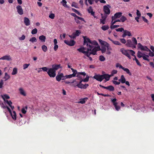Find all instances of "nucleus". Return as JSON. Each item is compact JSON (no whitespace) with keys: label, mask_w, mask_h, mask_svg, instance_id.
I'll return each instance as SVG.
<instances>
[{"label":"nucleus","mask_w":154,"mask_h":154,"mask_svg":"<svg viewBox=\"0 0 154 154\" xmlns=\"http://www.w3.org/2000/svg\"><path fill=\"white\" fill-rule=\"evenodd\" d=\"M120 20L122 22H124L127 20L126 17L124 16H121Z\"/></svg>","instance_id":"nucleus-39"},{"label":"nucleus","mask_w":154,"mask_h":154,"mask_svg":"<svg viewBox=\"0 0 154 154\" xmlns=\"http://www.w3.org/2000/svg\"><path fill=\"white\" fill-rule=\"evenodd\" d=\"M109 7H110V6L109 5H105L103 6V11L105 13L107 14H109L110 12V9Z\"/></svg>","instance_id":"nucleus-8"},{"label":"nucleus","mask_w":154,"mask_h":154,"mask_svg":"<svg viewBox=\"0 0 154 154\" xmlns=\"http://www.w3.org/2000/svg\"><path fill=\"white\" fill-rule=\"evenodd\" d=\"M105 44L106 45V48H107V52L106 54L108 55H109L111 54V52L110 50H111V48L109 47V44L107 42H105Z\"/></svg>","instance_id":"nucleus-18"},{"label":"nucleus","mask_w":154,"mask_h":154,"mask_svg":"<svg viewBox=\"0 0 154 154\" xmlns=\"http://www.w3.org/2000/svg\"><path fill=\"white\" fill-rule=\"evenodd\" d=\"M122 69L126 72L129 75L131 76V73L130 72L129 70L128 69L124 67Z\"/></svg>","instance_id":"nucleus-29"},{"label":"nucleus","mask_w":154,"mask_h":154,"mask_svg":"<svg viewBox=\"0 0 154 154\" xmlns=\"http://www.w3.org/2000/svg\"><path fill=\"white\" fill-rule=\"evenodd\" d=\"M142 57L143 59L145 60H146L148 61H149V60L147 58V57H149V56L147 55L146 57L145 56H142Z\"/></svg>","instance_id":"nucleus-54"},{"label":"nucleus","mask_w":154,"mask_h":154,"mask_svg":"<svg viewBox=\"0 0 154 154\" xmlns=\"http://www.w3.org/2000/svg\"><path fill=\"white\" fill-rule=\"evenodd\" d=\"M71 69L72 70V71L73 72V74H74L75 76L77 74L78 72H77V71L76 70H75L72 68H71Z\"/></svg>","instance_id":"nucleus-47"},{"label":"nucleus","mask_w":154,"mask_h":154,"mask_svg":"<svg viewBox=\"0 0 154 154\" xmlns=\"http://www.w3.org/2000/svg\"><path fill=\"white\" fill-rule=\"evenodd\" d=\"M89 79V77L87 75V76L84 79H82L80 80L81 81H82V82H87L88 81Z\"/></svg>","instance_id":"nucleus-40"},{"label":"nucleus","mask_w":154,"mask_h":154,"mask_svg":"<svg viewBox=\"0 0 154 154\" xmlns=\"http://www.w3.org/2000/svg\"><path fill=\"white\" fill-rule=\"evenodd\" d=\"M86 75V74L85 72H79L78 73L76 76L79 78L81 79L80 80L82 79V77L81 76L82 75H83L84 76Z\"/></svg>","instance_id":"nucleus-21"},{"label":"nucleus","mask_w":154,"mask_h":154,"mask_svg":"<svg viewBox=\"0 0 154 154\" xmlns=\"http://www.w3.org/2000/svg\"><path fill=\"white\" fill-rule=\"evenodd\" d=\"M91 50V49H89V48H88L87 51H85V53L84 54L88 57H89L90 55L91 54V52L89 53V50Z\"/></svg>","instance_id":"nucleus-33"},{"label":"nucleus","mask_w":154,"mask_h":154,"mask_svg":"<svg viewBox=\"0 0 154 154\" xmlns=\"http://www.w3.org/2000/svg\"><path fill=\"white\" fill-rule=\"evenodd\" d=\"M105 20H103L102 19H100V23H102L103 24H105Z\"/></svg>","instance_id":"nucleus-64"},{"label":"nucleus","mask_w":154,"mask_h":154,"mask_svg":"<svg viewBox=\"0 0 154 154\" xmlns=\"http://www.w3.org/2000/svg\"><path fill=\"white\" fill-rule=\"evenodd\" d=\"M122 15L121 12H118L115 14L114 16H112V19H116L117 18H120Z\"/></svg>","instance_id":"nucleus-16"},{"label":"nucleus","mask_w":154,"mask_h":154,"mask_svg":"<svg viewBox=\"0 0 154 154\" xmlns=\"http://www.w3.org/2000/svg\"><path fill=\"white\" fill-rule=\"evenodd\" d=\"M119 81L122 83H125L126 79L124 75H122L121 76L120 79L119 80Z\"/></svg>","instance_id":"nucleus-23"},{"label":"nucleus","mask_w":154,"mask_h":154,"mask_svg":"<svg viewBox=\"0 0 154 154\" xmlns=\"http://www.w3.org/2000/svg\"><path fill=\"white\" fill-rule=\"evenodd\" d=\"M66 78L67 79V78H72V77H75V75L74 74H70L68 75H66L65 76Z\"/></svg>","instance_id":"nucleus-41"},{"label":"nucleus","mask_w":154,"mask_h":154,"mask_svg":"<svg viewBox=\"0 0 154 154\" xmlns=\"http://www.w3.org/2000/svg\"><path fill=\"white\" fill-rule=\"evenodd\" d=\"M64 42L66 44L70 46L74 45L75 43V42L73 40L68 41L66 40H65Z\"/></svg>","instance_id":"nucleus-11"},{"label":"nucleus","mask_w":154,"mask_h":154,"mask_svg":"<svg viewBox=\"0 0 154 154\" xmlns=\"http://www.w3.org/2000/svg\"><path fill=\"white\" fill-rule=\"evenodd\" d=\"M19 91H20V93L21 95L24 96H26V92L22 88H20L19 89Z\"/></svg>","instance_id":"nucleus-24"},{"label":"nucleus","mask_w":154,"mask_h":154,"mask_svg":"<svg viewBox=\"0 0 154 154\" xmlns=\"http://www.w3.org/2000/svg\"><path fill=\"white\" fill-rule=\"evenodd\" d=\"M97 51H96V49L94 48L91 50V54H93V55H95L96 54Z\"/></svg>","instance_id":"nucleus-43"},{"label":"nucleus","mask_w":154,"mask_h":154,"mask_svg":"<svg viewBox=\"0 0 154 154\" xmlns=\"http://www.w3.org/2000/svg\"><path fill=\"white\" fill-rule=\"evenodd\" d=\"M42 50L45 52H46L47 50V47L45 45H43L42 47Z\"/></svg>","instance_id":"nucleus-37"},{"label":"nucleus","mask_w":154,"mask_h":154,"mask_svg":"<svg viewBox=\"0 0 154 154\" xmlns=\"http://www.w3.org/2000/svg\"><path fill=\"white\" fill-rule=\"evenodd\" d=\"M114 106L115 107L117 111H119L120 109V106H119L117 105V104H116Z\"/></svg>","instance_id":"nucleus-56"},{"label":"nucleus","mask_w":154,"mask_h":154,"mask_svg":"<svg viewBox=\"0 0 154 154\" xmlns=\"http://www.w3.org/2000/svg\"><path fill=\"white\" fill-rule=\"evenodd\" d=\"M17 68H13L12 72L11 73L12 75H15L17 74Z\"/></svg>","instance_id":"nucleus-32"},{"label":"nucleus","mask_w":154,"mask_h":154,"mask_svg":"<svg viewBox=\"0 0 154 154\" xmlns=\"http://www.w3.org/2000/svg\"><path fill=\"white\" fill-rule=\"evenodd\" d=\"M114 74H112V73L111 72V74L109 75L108 74H105V75L106 76V81L105 82H106L109 80L110 79V78L112 76L114 75Z\"/></svg>","instance_id":"nucleus-22"},{"label":"nucleus","mask_w":154,"mask_h":154,"mask_svg":"<svg viewBox=\"0 0 154 154\" xmlns=\"http://www.w3.org/2000/svg\"><path fill=\"white\" fill-rule=\"evenodd\" d=\"M16 8L17 11L19 14L21 15L23 14V10L21 6L18 5Z\"/></svg>","instance_id":"nucleus-14"},{"label":"nucleus","mask_w":154,"mask_h":154,"mask_svg":"<svg viewBox=\"0 0 154 154\" xmlns=\"http://www.w3.org/2000/svg\"><path fill=\"white\" fill-rule=\"evenodd\" d=\"M126 45L128 47H133L134 48L136 47L135 46H134L133 42L130 39L127 40Z\"/></svg>","instance_id":"nucleus-15"},{"label":"nucleus","mask_w":154,"mask_h":154,"mask_svg":"<svg viewBox=\"0 0 154 154\" xmlns=\"http://www.w3.org/2000/svg\"><path fill=\"white\" fill-rule=\"evenodd\" d=\"M61 3H62L63 5V6L66 8H68V6L66 4L67 3L66 1L65 0H63Z\"/></svg>","instance_id":"nucleus-34"},{"label":"nucleus","mask_w":154,"mask_h":154,"mask_svg":"<svg viewBox=\"0 0 154 154\" xmlns=\"http://www.w3.org/2000/svg\"><path fill=\"white\" fill-rule=\"evenodd\" d=\"M87 98H85L83 99H82L80 100L79 102V103H81V104H84L85 103V99H88Z\"/></svg>","instance_id":"nucleus-49"},{"label":"nucleus","mask_w":154,"mask_h":154,"mask_svg":"<svg viewBox=\"0 0 154 154\" xmlns=\"http://www.w3.org/2000/svg\"><path fill=\"white\" fill-rule=\"evenodd\" d=\"M82 81H80V82L79 83L76 82V83L75 84H77L75 85V87L77 86L78 88H81V89H85L89 85L88 84H86L85 85H83L82 83Z\"/></svg>","instance_id":"nucleus-4"},{"label":"nucleus","mask_w":154,"mask_h":154,"mask_svg":"<svg viewBox=\"0 0 154 154\" xmlns=\"http://www.w3.org/2000/svg\"><path fill=\"white\" fill-rule=\"evenodd\" d=\"M132 42H133L134 46H135L134 45H136L137 44V41L136 39H133Z\"/></svg>","instance_id":"nucleus-60"},{"label":"nucleus","mask_w":154,"mask_h":154,"mask_svg":"<svg viewBox=\"0 0 154 154\" xmlns=\"http://www.w3.org/2000/svg\"><path fill=\"white\" fill-rule=\"evenodd\" d=\"M116 31H117V32H124V29L123 28H121L116 29Z\"/></svg>","instance_id":"nucleus-51"},{"label":"nucleus","mask_w":154,"mask_h":154,"mask_svg":"<svg viewBox=\"0 0 154 154\" xmlns=\"http://www.w3.org/2000/svg\"><path fill=\"white\" fill-rule=\"evenodd\" d=\"M37 29L36 28H35L33 29L32 32L31 33L32 34H35L37 33Z\"/></svg>","instance_id":"nucleus-50"},{"label":"nucleus","mask_w":154,"mask_h":154,"mask_svg":"<svg viewBox=\"0 0 154 154\" xmlns=\"http://www.w3.org/2000/svg\"><path fill=\"white\" fill-rule=\"evenodd\" d=\"M138 48L142 51H144L148 52L150 49L147 48L146 46H143L140 43L138 44Z\"/></svg>","instance_id":"nucleus-9"},{"label":"nucleus","mask_w":154,"mask_h":154,"mask_svg":"<svg viewBox=\"0 0 154 154\" xmlns=\"http://www.w3.org/2000/svg\"><path fill=\"white\" fill-rule=\"evenodd\" d=\"M24 22L26 26H29L30 24V20L27 17H25L24 18Z\"/></svg>","instance_id":"nucleus-20"},{"label":"nucleus","mask_w":154,"mask_h":154,"mask_svg":"<svg viewBox=\"0 0 154 154\" xmlns=\"http://www.w3.org/2000/svg\"><path fill=\"white\" fill-rule=\"evenodd\" d=\"M123 33V34L122 35V37L123 38H125L127 36H132V34L131 32L127 30H124Z\"/></svg>","instance_id":"nucleus-10"},{"label":"nucleus","mask_w":154,"mask_h":154,"mask_svg":"<svg viewBox=\"0 0 154 154\" xmlns=\"http://www.w3.org/2000/svg\"><path fill=\"white\" fill-rule=\"evenodd\" d=\"M47 73L50 77H54L56 75L55 71H54L51 68L48 69Z\"/></svg>","instance_id":"nucleus-6"},{"label":"nucleus","mask_w":154,"mask_h":154,"mask_svg":"<svg viewBox=\"0 0 154 154\" xmlns=\"http://www.w3.org/2000/svg\"><path fill=\"white\" fill-rule=\"evenodd\" d=\"M93 43L91 42L90 39H84L83 45H86L87 47H89L91 49L93 48L92 45Z\"/></svg>","instance_id":"nucleus-5"},{"label":"nucleus","mask_w":154,"mask_h":154,"mask_svg":"<svg viewBox=\"0 0 154 154\" xmlns=\"http://www.w3.org/2000/svg\"><path fill=\"white\" fill-rule=\"evenodd\" d=\"M148 52H149V55L150 56L152 57L154 56V52H152L150 50V51H149Z\"/></svg>","instance_id":"nucleus-58"},{"label":"nucleus","mask_w":154,"mask_h":154,"mask_svg":"<svg viewBox=\"0 0 154 154\" xmlns=\"http://www.w3.org/2000/svg\"><path fill=\"white\" fill-rule=\"evenodd\" d=\"M49 17L51 19H54L55 17V15L54 14H51L49 16Z\"/></svg>","instance_id":"nucleus-55"},{"label":"nucleus","mask_w":154,"mask_h":154,"mask_svg":"<svg viewBox=\"0 0 154 154\" xmlns=\"http://www.w3.org/2000/svg\"><path fill=\"white\" fill-rule=\"evenodd\" d=\"M58 48V46L57 44L54 45V50L55 51H56Z\"/></svg>","instance_id":"nucleus-62"},{"label":"nucleus","mask_w":154,"mask_h":154,"mask_svg":"<svg viewBox=\"0 0 154 154\" xmlns=\"http://www.w3.org/2000/svg\"><path fill=\"white\" fill-rule=\"evenodd\" d=\"M106 89L110 91H113L114 90V88L112 85H109L107 87H106Z\"/></svg>","instance_id":"nucleus-26"},{"label":"nucleus","mask_w":154,"mask_h":154,"mask_svg":"<svg viewBox=\"0 0 154 154\" xmlns=\"http://www.w3.org/2000/svg\"><path fill=\"white\" fill-rule=\"evenodd\" d=\"M99 42L101 45V48L100 50L101 51L102 53H105L106 52V44H105V42H106L103 41L101 39H99Z\"/></svg>","instance_id":"nucleus-3"},{"label":"nucleus","mask_w":154,"mask_h":154,"mask_svg":"<svg viewBox=\"0 0 154 154\" xmlns=\"http://www.w3.org/2000/svg\"><path fill=\"white\" fill-rule=\"evenodd\" d=\"M109 28V27L107 25H104L102 26L101 29L103 30H106Z\"/></svg>","instance_id":"nucleus-36"},{"label":"nucleus","mask_w":154,"mask_h":154,"mask_svg":"<svg viewBox=\"0 0 154 154\" xmlns=\"http://www.w3.org/2000/svg\"><path fill=\"white\" fill-rule=\"evenodd\" d=\"M29 65L30 64L25 63L24 64L23 66V69H26L29 66Z\"/></svg>","instance_id":"nucleus-45"},{"label":"nucleus","mask_w":154,"mask_h":154,"mask_svg":"<svg viewBox=\"0 0 154 154\" xmlns=\"http://www.w3.org/2000/svg\"><path fill=\"white\" fill-rule=\"evenodd\" d=\"M113 83L115 85H119L120 84V82H117L115 80H113L112 81Z\"/></svg>","instance_id":"nucleus-53"},{"label":"nucleus","mask_w":154,"mask_h":154,"mask_svg":"<svg viewBox=\"0 0 154 154\" xmlns=\"http://www.w3.org/2000/svg\"><path fill=\"white\" fill-rule=\"evenodd\" d=\"M11 115L14 120L16 119V114L15 111H13V113L12 112L11 114Z\"/></svg>","instance_id":"nucleus-27"},{"label":"nucleus","mask_w":154,"mask_h":154,"mask_svg":"<svg viewBox=\"0 0 154 154\" xmlns=\"http://www.w3.org/2000/svg\"><path fill=\"white\" fill-rule=\"evenodd\" d=\"M136 14L137 15V17H141V13L140 11L138 10H137Z\"/></svg>","instance_id":"nucleus-57"},{"label":"nucleus","mask_w":154,"mask_h":154,"mask_svg":"<svg viewBox=\"0 0 154 154\" xmlns=\"http://www.w3.org/2000/svg\"><path fill=\"white\" fill-rule=\"evenodd\" d=\"M119 25H111L110 26V28L112 29H115V28L118 27H119Z\"/></svg>","instance_id":"nucleus-52"},{"label":"nucleus","mask_w":154,"mask_h":154,"mask_svg":"<svg viewBox=\"0 0 154 154\" xmlns=\"http://www.w3.org/2000/svg\"><path fill=\"white\" fill-rule=\"evenodd\" d=\"M61 68L60 64H54L52 66V68H51L52 69L55 71L58 70L59 69Z\"/></svg>","instance_id":"nucleus-17"},{"label":"nucleus","mask_w":154,"mask_h":154,"mask_svg":"<svg viewBox=\"0 0 154 154\" xmlns=\"http://www.w3.org/2000/svg\"><path fill=\"white\" fill-rule=\"evenodd\" d=\"M116 67H119L120 69H123L124 67H123L119 63H117L116 64Z\"/></svg>","instance_id":"nucleus-48"},{"label":"nucleus","mask_w":154,"mask_h":154,"mask_svg":"<svg viewBox=\"0 0 154 154\" xmlns=\"http://www.w3.org/2000/svg\"><path fill=\"white\" fill-rule=\"evenodd\" d=\"M116 22V19H112V21L111 22V25H114Z\"/></svg>","instance_id":"nucleus-59"},{"label":"nucleus","mask_w":154,"mask_h":154,"mask_svg":"<svg viewBox=\"0 0 154 154\" xmlns=\"http://www.w3.org/2000/svg\"><path fill=\"white\" fill-rule=\"evenodd\" d=\"M10 77V76L7 72L5 73V75L4 79H5V81H6L9 79Z\"/></svg>","instance_id":"nucleus-31"},{"label":"nucleus","mask_w":154,"mask_h":154,"mask_svg":"<svg viewBox=\"0 0 154 154\" xmlns=\"http://www.w3.org/2000/svg\"><path fill=\"white\" fill-rule=\"evenodd\" d=\"M48 68L47 67H44L39 69H42L44 71L47 72L48 71Z\"/></svg>","instance_id":"nucleus-44"},{"label":"nucleus","mask_w":154,"mask_h":154,"mask_svg":"<svg viewBox=\"0 0 154 154\" xmlns=\"http://www.w3.org/2000/svg\"><path fill=\"white\" fill-rule=\"evenodd\" d=\"M88 11L89 13H91V14L94 16V17L95 18H96V17L94 16V12L91 6H90L88 9Z\"/></svg>","instance_id":"nucleus-19"},{"label":"nucleus","mask_w":154,"mask_h":154,"mask_svg":"<svg viewBox=\"0 0 154 154\" xmlns=\"http://www.w3.org/2000/svg\"><path fill=\"white\" fill-rule=\"evenodd\" d=\"M65 77L63 75V74L62 73L60 74L58 73L56 76V78L58 82H60L61 79L63 80L65 79Z\"/></svg>","instance_id":"nucleus-7"},{"label":"nucleus","mask_w":154,"mask_h":154,"mask_svg":"<svg viewBox=\"0 0 154 154\" xmlns=\"http://www.w3.org/2000/svg\"><path fill=\"white\" fill-rule=\"evenodd\" d=\"M93 78L97 80L99 82H101L103 80L105 79L106 81V76L105 74L100 75V74H95L93 76Z\"/></svg>","instance_id":"nucleus-2"},{"label":"nucleus","mask_w":154,"mask_h":154,"mask_svg":"<svg viewBox=\"0 0 154 154\" xmlns=\"http://www.w3.org/2000/svg\"><path fill=\"white\" fill-rule=\"evenodd\" d=\"M4 82L3 80H1L0 82V88H2V87Z\"/></svg>","instance_id":"nucleus-61"},{"label":"nucleus","mask_w":154,"mask_h":154,"mask_svg":"<svg viewBox=\"0 0 154 154\" xmlns=\"http://www.w3.org/2000/svg\"><path fill=\"white\" fill-rule=\"evenodd\" d=\"M1 97L4 101L5 100V99H9L10 98V97L6 94H4L3 95H2Z\"/></svg>","instance_id":"nucleus-30"},{"label":"nucleus","mask_w":154,"mask_h":154,"mask_svg":"<svg viewBox=\"0 0 154 154\" xmlns=\"http://www.w3.org/2000/svg\"><path fill=\"white\" fill-rule=\"evenodd\" d=\"M4 102H6L10 107H11V105H12V103L11 100L8 101L7 100H5Z\"/></svg>","instance_id":"nucleus-38"},{"label":"nucleus","mask_w":154,"mask_h":154,"mask_svg":"<svg viewBox=\"0 0 154 154\" xmlns=\"http://www.w3.org/2000/svg\"><path fill=\"white\" fill-rule=\"evenodd\" d=\"M99 60L101 61H103L105 60V58L103 55H100L99 57Z\"/></svg>","instance_id":"nucleus-42"},{"label":"nucleus","mask_w":154,"mask_h":154,"mask_svg":"<svg viewBox=\"0 0 154 154\" xmlns=\"http://www.w3.org/2000/svg\"><path fill=\"white\" fill-rule=\"evenodd\" d=\"M114 44L117 45H120L121 43L119 41H115L113 39H109Z\"/></svg>","instance_id":"nucleus-28"},{"label":"nucleus","mask_w":154,"mask_h":154,"mask_svg":"<svg viewBox=\"0 0 154 154\" xmlns=\"http://www.w3.org/2000/svg\"><path fill=\"white\" fill-rule=\"evenodd\" d=\"M117 100V99L116 98H114L113 99H112L111 100V101L112 102L113 105L114 106L115 105H116V104H118V103L116 102V101Z\"/></svg>","instance_id":"nucleus-35"},{"label":"nucleus","mask_w":154,"mask_h":154,"mask_svg":"<svg viewBox=\"0 0 154 154\" xmlns=\"http://www.w3.org/2000/svg\"><path fill=\"white\" fill-rule=\"evenodd\" d=\"M142 54L140 51H138L137 52V56L139 58H141L142 57V56L141 55Z\"/></svg>","instance_id":"nucleus-46"},{"label":"nucleus","mask_w":154,"mask_h":154,"mask_svg":"<svg viewBox=\"0 0 154 154\" xmlns=\"http://www.w3.org/2000/svg\"><path fill=\"white\" fill-rule=\"evenodd\" d=\"M80 33V30H76L75 32L73 33L72 35H69V36L71 38H74L76 36H79Z\"/></svg>","instance_id":"nucleus-13"},{"label":"nucleus","mask_w":154,"mask_h":154,"mask_svg":"<svg viewBox=\"0 0 154 154\" xmlns=\"http://www.w3.org/2000/svg\"><path fill=\"white\" fill-rule=\"evenodd\" d=\"M86 49V48L84 47H81L77 49V51H78L79 52L84 54L85 53V50Z\"/></svg>","instance_id":"nucleus-25"},{"label":"nucleus","mask_w":154,"mask_h":154,"mask_svg":"<svg viewBox=\"0 0 154 154\" xmlns=\"http://www.w3.org/2000/svg\"><path fill=\"white\" fill-rule=\"evenodd\" d=\"M0 60L10 61L12 59L10 55H6L0 58Z\"/></svg>","instance_id":"nucleus-12"},{"label":"nucleus","mask_w":154,"mask_h":154,"mask_svg":"<svg viewBox=\"0 0 154 154\" xmlns=\"http://www.w3.org/2000/svg\"><path fill=\"white\" fill-rule=\"evenodd\" d=\"M142 18L143 20L146 23H148V20L146 19L143 16L142 17Z\"/></svg>","instance_id":"nucleus-63"},{"label":"nucleus","mask_w":154,"mask_h":154,"mask_svg":"<svg viewBox=\"0 0 154 154\" xmlns=\"http://www.w3.org/2000/svg\"><path fill=\"white\" fill-rule=\"evenodd\" d=\"M120 51L123 55L128 57L130 59H131L130 54H131L132 56H133L135 53V52L132 50H125L123 48H121Z\"/></svg>","instance_id":"nucleus-1"}]
</instances>
